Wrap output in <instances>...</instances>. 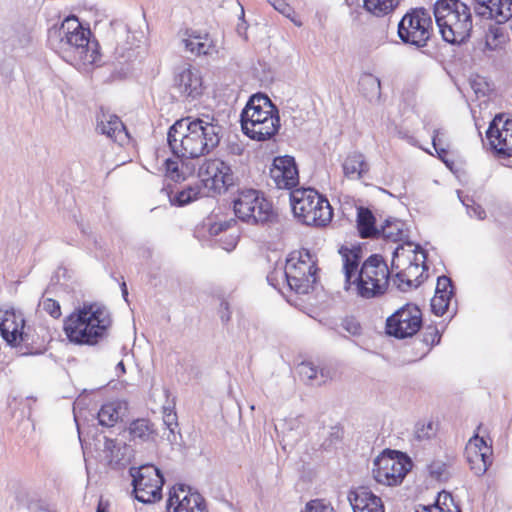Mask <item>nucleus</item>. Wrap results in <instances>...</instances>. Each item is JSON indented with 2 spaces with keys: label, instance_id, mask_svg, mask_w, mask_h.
Wrapping results in <instances>:
<instances>
[{
  "label": "nucleus",
  "instance_id": "f257e3e1",
  "mask_svg": "<svg viewBox=\"0 0 512 512\" xmlns=\"http://www.w3.org/2000/svg\"><path fill=\"white\" fill-rule=\"evenodd\" d=\"M222 127L208 115L187 116L169 128L168 144L172 153L183 159H198L212 153L220 144Z\"/></svg>",
  "mask_w": 512,
  "mask_h": 512
},
{
  "label": "nucleus",
  "instance_id": "f03ea898",
  "mask_svg": "<svg viewBox=\"0 0 512 512\" xmlns=\"http://www.w3.org/2000/svg\"><path fill=\"white\" fill-rule=\"evenodd\" d=\"M339 254L343 261L345 291L354 290L358 296L365 299L377 297L385 292L390 271L382 256L378 254L369 256L359 268L362 258L360 246L352 248L341 246Z\"/></svg>",
  "mask_w": 512,
  "mask_h": 512
},
{
  "label": "nucleus",
  "instance_id": "7ed1b4c3",
  "mask_svg": "<svg viewBox=\"0 0 512 512\" xmlns=\"http://www.w3.org/2000/svg\"><path fill=\"white\" fill-rule=\"evenodd\" d=\"M318 270L317 254L302 248L289 254L284 271L288 286L298 296L296 305L314 319L320 315L316 292Z\"/></svg>",
  "mask_w": 512,
  "mask_h": 512
},
{
  "label": "nucleus",
  "instance_id": "20e7f679",
  "mask_svg": "<svg viewBox=\"0 0 512 512\" xmlns=\"http://www.w3.org/2000/svg\"><path fill=\"white\" fill-rule=\"evenodd\" d=\"M110 325V316L103 306L83 303L64 319L63 331L71 343L96 345L106 336Z\"/></svg>",
  "mask_w": 512,
  "mask_h": 512
},
{
  "label": "nucleus",
  "instance_id": "39448f33",
  "mask_svg": "<svg viewBox=\"0 0 512 512\" xmlns=\"http://www.w3.org/2000/svg\"><path fill=\"white\" fill-rule=\"evenodd\" d=\"M240 123L242 132L258 142L272 139L281 126L277 106L262 93L249 98L241 112Z\"/></svg>",
  "mask_w": 512,
  "mask_h": 512
},
{
  "label": "nucleus",
  "instance_id": "423d86ee",
  "mask_svg": "<svg viewBox=\"0 0 512 512\" xmlns=\"http://www.w3.org/2000/svg\"><path fill=\"white\" fill-rule=\"evenodd\" d=\"M433 13L444 41L461 44L470 37L472 13L466 3L461 0H437Z\"/></svg>",
  "mask_w": 512,
  "mask_h": 512
},
{
  "label": "nucleus",
  "instance_id": "0eeeda50",
  "mask_svg": "<svg viewBox=\"0 0 512 512\" xmlns=\"http://www.w3.org/2000/svg\"><path fill=\"white\" fill-rule=\"evenodd\" d=\"M233 209L235 215L248 224H267L276 219L272 203L255 189L239 191L233 201Z\"/></svg>",
  "mask_w": 512,
  "mask_h": 512
},
{
  "label": "nucleus",
  "instance_id": "6e6552de",
  "mask_svg": "<svg viewBox=\"0 0 512 512\" xmlns=\"http://www.w3.org/2000/svg\"><path fill=\"white\" fill-rule=\"evenodd\" d=\"M432 18L424 8L407 12L398 24V36L406 44L424 47L431 37Z\"/></svg>",
  "mask_w": 512,
  "mask_h": 512
},
{
  "label": "nucleus",
  "instance_id": "1a4fd4ad",
  "mask_svg": "<svg viewBox=\"0 0 512 512\" xmlns=\"http://www.w3.org/2000/svg\"><path fill=\"white\" fill-rule=\"evenodd\" d=\"M409 458L397 451H385L373 462V477L379 483L395 486L402 482L411 469Z\"/></svg>",
  "mask_w": 512,
  "mask_h": 512
},
{
  "label": "nucleus",
  "instance_id": "9d476101",
  "mask_svg": "<svg viewBox=\"0 0 512 512\" xmlns=\"http://www.w3.org/2000/svg\"><path fill=\"white\" fill-rule=\"evenodd\" d=\"M66 44L74 52V58L82 63H92L95 61V50L89 47L91 32L85 29L78 18L74 15L66 17L62 24Z\"/></svg>",
  "mask_w": 512,
  "mask_h": 512
},
{
  "label": "nucleus",
  "instance_id": "9b49d317",
  "mask_svg": "<svg viewBox=\"0 0 512 512\" xmlns=\"http://www.w3.org/2000/svg\"><path fill=\"white\" fill-rule=\"evenodd\" d=\"M133 476L135 498L142 503H154L162 498L164 478L154 465L140 466Z\"/></svg>",
  "mask_w": 512,
  "mask_h": 512
},
{
  "label": "nucleus",
  "instance_id": "f8f14e48",
  "mask_svg": "<svg viewBox=\"0 0 512 512\" xmlns=\"http://www.w3.org/2000/svg\"><path fill=\"white\" fill-rule=\"evenodd\" d=\"M199 177L208 190L222 193L234 185V173L230 165L219 158L206 159L199 168Z\"/></svg>",
  "mask_w": 512,
  "mask_h": 512
},
{
  "label": "nucleus",
  "instance_id": "ddd939ff",
  "mask_svg": "<svg viewBox=\"0 0 512 512\" xmlns=\"http://www.w3.org/2000/svg\"><path fill=\"white\" fill-rule=\"evenodd\" d=\"M421 325V310L416 305L406 304L387 318L386 332L395 338L404 339L415 335Z\"/></svg>",
  "mask_w": 512,
  "mask_h": 512
},
{
  "label": "nucleus",
  "instance_id": "4468645a",
  "mask_svg": "<svg viewBox=\"0 0 512 512\" xmlns=\"http://www.w3.org/2000/svg\"><path fill=\"white\" fill-rule=\"evenodd\" d=\"M292 208L299 221L307 226L320 225V194L313 188L292 191Z\"/></svg>",
  "mask_w": 512,
  "mask_h": 512
},
{
  "label": "nucleus",
  "instance_id": "2eb2a0df",
  "mask_svg": "<svg viewBox=\"0 0 512 512\" xmlns=\"http://www.w3.org/2000/svg\"><path fill=\"white\" fill-rule=\"evenodd\" d=\"M168 512H207L203 496L185 484L171 487L167 499Z\"/></svg>",
  "mask_w": 512,
  "mask_h": 512
},
{
  "label": "nucleus",
  "instance_id": "dca6fc26",
  "mask_svg": "<svg viewBox=\"0 0 512 512\" xmlns=\"http://www.w3.org/2000/svg\"><path fill=\"white\" fill-rule=\"evenodd\" d=\"M486 138L497 157H512V119L495 116L486 132Z\"/></svg>",
  "mask_w": 512,
  "mask_h": 512
},
{
  "label": "nucleus",
  "instance_id": "f3484780",
  "mask_svg": "<svg viewBox=\"0 0 512 512\" xmlns=\"http://www.w3.org/2000/svg\"><path fill=\"white\" fill-rule=\"evenodd\" d=\"M270 177L279 189L295 188L299 184V171L294 157H275L270 167Z\"/></svg>",
  "mask_w": 512,
  "mask_h": 512
},
{
  "label": "nucleus",
  "instance_id": "a211bd4d",
  "mask_svg": "<svg viewBox=\"0 0 512 512\" xmlns=\"http://www.w3.org/2000/svg\"><path fill=\"white\" fill-rule=\"evenodd\" d=\"M25 319L20 311L0 308V333L11 346H20L25 341Z\"/></svg>",
  "mask_w": 512,
  "mask_h": 512
},
{
  "label": "nucleus",
  "instance_id": "6ab92c4d",
  "mask_svg": "<svg viewBox=\"0 0 512 512\" xmlns=\"http://www.w3.org/2000/svg\"><path fill=\"white\" fill-rule=\"evenodd\" d=\"M467 461L475 475H483L492 464V448L486 441L475 434L465 448Z\"/></svg>",
  "mask_w": 512,
  "mask_h": 512
},
{
  "label": "nucleus",
  "instance_id": "aec40b11",
  "mask_svg": "<svg viewBox=\"0 0 512 512\" xmlns=\"http://www.w3.org/2000/svg\"><path fill=\"white\" fill-rule=\"evenodd\" d=\"M414 261H410L409 267L396 274L397 285L402 291L416 288L422 283V274L428 267L425 264L426 252L418 246L413 250Z\"/></svg>",
  "mask_w": 512,
  "mask_h": 512
},
{
  "label": "nucleus",
  "instance_id": "412c9836",
  "mask_svg": "<svg viewBox=\"0 0 512 512\" xmlns=\"http://www.w3.org/2000/svg\"><path fill=\"white\" fill-rule=\"evenodd\" d=\"M348 500L353 512H384L382 499L368 488L358 487L350 491Z\"/></svg>",
  "mask_w": 512,
  "mask_h": 512
},
{
  "label": "nucleus",
  "instance_id": "4be33fe9",
  "mask_svg": "<svg viewBox=\"0 0 512 512\" xmlns=\"http://www.w3.org/2000/svg\"><path fill=\"white\" fill-rule=\"evenodd\" d=\"M176 86L181 94L192 99L198 98L204 92L201 73L192 67L185 68L178 74Z\"/></svg>",
  "mask_w": 512,
  "mask_h": 512
},
{
  "label": "nucleus",
  "instance_id": "5701e85b",
  "mask_svg": "<svg viewBox=\"0 0 512 512\" xmlns=\"http://www.w3.org/2000/svg\"><path fill=\"white\" fill-rule=\"evenodd\" d=\"M452 281L447 276H440L437 279L435 295L431 299V310L437 316L444 315L449 308L453 297Z\"/></svg>",
  "mask_w": 512,
  "mask_h": 512
},
{
  "label": "nucleus",
  "instance_id": "b1692460",
  "mask_svg": "<svg viewBox=\"0 0 512 512\" xmlns=\"http://www.w3.org/2000/svg\"><path fill=\"white\" fill-rule=\"evenodd\" d=\"M97 130H99L101 134L116 140L125 133V126L117 115L110 114L101 109L97 115Z\"/></svg>",
  "mask_w": 512,
  "mask_h": 512
},
{
  "label": "nucleus",
  "instance_id": "393cba45",
  "mask_svg": "<svg viewBox=\"0 0 512 512\" xmlns=\"http://www.w3.org/2000/svg\"><path fill=\"white\" fill-rule=\"evenodd\" d=\"M185 35L186 50L195 55H207L214 49L213 41L207 33L187 30Z\"/></svg>",
  "mask_w": 512,
  "mask_h": 512
},
{
  "label": "nucleus",
  "instance_id": "a878e982",
  "mask_svg": "<svg viewBox=\"0 0 512 512\" xmlns=\"http://www.w3.org/2000/svg\"><path fill=\"white\" fill-rule=\"evenodd\" d=\"M128 432L130 439L133 441H154L157 435L154 424L145 418L133 420L129 424Z\"/></svg>",
  "mask_w": 512,
  "mask_h": 512
},
{
  "label": "nucleus",
  "instance_id": "bb28decb",
  "mask_svg": "<svg viewBox=\"0 0 512 512\" xmlns=\"http://www.w3.org/2000/svg\"><path fill=\"white\" fill-rule=\"evenodd\" d=\"M379 235L392 242L406 241L409 237L405 222L394 218L385 220L379 230Z\"/></svg>",
  "mask_w": 512,
  "mask_h": 512
},
{
  "label": "nucleus",
  "instance_id": "cd10ccee",
  "mask_svg": "<svg viewBox=\"0 0 512 512\" xmlns=\"http://www.w3.org/2000/svg\"><path fill=\"white\" fill-rule=\"evenodd\" d=\"M357 228L362 238L379 236V230L375 226V216L368 208H357Z\"/></svg>",
  "mask_w": 512,
  "mask_h": 512
},
{
  "label": "nucleus",
  "instance_id": "c85d7f7f",
  "mask_svg": "<svg viewBox=\"0 0 512 512\" xmlns=\"http://www.w3.org/2000/svg\"><path fill=\"white\" fill-rule=\"evenodd\" d=\"M369 167L365 161L364 155L354 152L349 154L343 162V171L345 176L351 179H360L367 173Z\"/></svg>",
  "mask_w": 512,
  "mask_h": 512
},
{
  "label": "nucleus",
  "instance_id": "c756f323",
  "mask_svg": "<svg viewBox=\"0 0 512 512\" xmlns=\"http://www.w3.org/2000/svg\"><path fill=\"white\" fill-rule=\"evenodd\" d=\"M360 91L370 102L378 101L381 96L380 79L372 74H364L359 80Z\"/></svg>",
  "mask_w": 512,
  "mask_h": 512
},
{
  "label": "nucleus",
  "instance_id": "7c9ffc66",
  "mask_svg": "<svg viewBox=\"0 0 512 512\" xmlns=\"http://www.w3.org/2000/svg\"><path fill=\"white\" fill-rule=\"evenodd\" d=\"M121 406L118 401L103 404L98 412L99 424L105 427H113L120 418Z\"/></svg>",
  "mask_w": 512,
  "mask_h": 512
},
{
  "label": "nucleus",
  "instance_id": "2f4dec72",
  "mask_svg": "<svg viewBox=\"0 0 512 512\" xmlns=\"http://www.w3.org/2000/svg\"><path fill=\"white\" fill-rule=\"evenodd\" d=\"M398 4L399 0H364V6L367 11L377 17L390 14Z\"/></svg>",
  "mask_w": 512,
  "mask_h": 512
},
{
  "label": "nucleus",
  "instance_id": "473e14b6",
  "mask_svg": "<svg viewBox=\"0 0 512 512\" xmlns=\"http://www.w3.org/2000/svg\"><path fill=\"white\" fill-rule=\"evenodd\" d=\"M416 512H461L460 508L455 505L452 495L447 492L439 493L436 504L432 506H424L421 511Z\"/></svg>",
  "mask_w": 512,
  "mask_h": 512
},
{
  "label": "nucleus",
  "instance_id": "72a5a7b5",
  "mask_svg": "<svg viewBox=\"0 0 512 512\" xmlns=\"http://www.w3.org/2000/svg\"><path fill=\"white\" fill-rule=\"evenodd\" d=\"M512 17V0H498L497 6L493 8V15L489 19H494L497 23H504Z\"/></svg>",
  "mask_w": 512,
  "mask_h": 512
},
{
  "label": "nucleus",
  "instance_id": "f704fd0d",
  "mask_svg": "<svg viewBox=\"0 0 512 512\" xmlns=\"http://www.w3.org/2000/svg\"><path fill=\"white\" fill-rule=\"evenodd\" d=\"M39 307L54 319H59L62 316L61 305L54 298L43 296L39 302Z\"/></svg>",
  "mask_w": 512,
  "mask_h": 512
},
{
  "label": "nucleus",
  "instance_id": "c9c22d12",
  "mask_svg": "<svg viewBox=\"0 0 512 512\" xmlns=\"http://www.w3.org/2000/svg\"><path fill=\"white\" fill-rule=\"evenodd\" d=\"M343 433V428L340 425L331 426L327 432L325 441L322 443V448L328 450L335 447L342 441Z\"/></svg>",
  "mask_w": 512,
  "mask_h": 512
},
{
  "label": "nucleus",
  "instance_id": "e433bc0d",
  "mask_svg": "<svg viewBox=\"0 0 512 512\" xmlns=\"http://www.w3.org/2000/svg\"><path fill=\"white\" fill-rule=\"evenodd\" d=\"M503 33L501 28L499 27H490L489 30L486 33V39H485V48L491 51L496 50L503 38Z\"/></svg>",
  "mask_w": 512,
  "mask_h": 512
},
{
  "label": "nucleus",
  "instance_id": "4c0bfd02",
  "mask_svg": "<svg viewBox=\"0 0 512 512\" xmlns=\"http://www.w3.org/2000/svg\"><path fill=\"white\" fill-rule=\"evenodd\" d=\"M272 5L277 11L289 18L295 25H302L301 20L296 15L293 8L286 3L285 0H273Z\"/></svg>",
  "mask_w": 512,
  "mask_h": 512
},
{
  "label": "nucleus",
  "instance_id": "58836bf2",
  "mask_svg": "<svg viewBox=\"0 0 512 512\" xmlns=\"http://www.w3.org/2000/svg\"><path fill=\"white\" fill-rule=\"evenodd\" d=\"M166 175L173 181L179 182L186 179L185 174L179 168V162L173 159L165 161Z\"/></svg>",
  "mask_w": 512,
  "mask_h": 512
},
{
  "label": "nucleus",
  "instance_id": "ea45409f",
  "mask_svg": "<svg viewBox=\"0 0 512 512\" xmlns=\"http://www.w3.org/2000/svg\"><path fill=\"white\" fill-rule=\"evenodd\" d=\"M463 205L467 208V213L470 217H475L478 220H484L486 218V212L481 205L476 204L473 199L466 197L461 199Z\"/></svg>",
  "mask_w": 512,
  "mask_h": 512
},
{
  "label": "nucleus",
  "instance_id": "a19ab883",
  "mask_svg": "<svg viewBox=\"0 0 512 512\" xmlns=\"http://www.w3.org/2000/svg\"><path fill=\"white\" fill-rule=\"evenodd\" d=\"M297 374L302 381H309L317 377V368L310 362H301L297 366Z\"/></svg>",
  "mask_w": 512,
  "mask_h": 512
},
{
  "label": "nucleus",
  "instance_id": "79ce46f5",
  "mask_svg": "<svg viewBox=\"0 0 512 512\" xmlns=\"http://www.w3.org/2000/svg\"><path fill=\"white\" fill-rule=\"evenodd\" d=\"M436 432L434 423L429 421L427 423H417L415 427V437L418 440L430 439Z\"/></svg>",
  "mask_w": 512,
  "mask_h": 512
},
{
  "label": "nucleus",
  "instance_id": "37998d69",
  "mask_svg": "<svg viewBox=\"0 0 512 512\" xmlns=\"http://www.w3.org/2000/svg\"><path fill=\"white\" fill-rule=\"evenodd\" d=\"M428 471L431 477L435 478L438 481H443L448 479V471L447 465L442 462H434L428 466Z\"/></svg>",
  "mask_w": 512,
  "mask_h": 512
},
{
  "label": "nucleus",
  "instance_id": "c03bdc74",
  "mask_svg": "<svg viewBox=\"0 0 512 512\" xmlns=\"http://www.w3.org/2000/svg\"><path fill=\"white\" fill-rule=\"evenodd\" d=\"M199 191L194 188H187L180 192L175 197V201L178 205L183 206L189 204L190 202L196 200L198 198Z\"/></svg>",
  "mask_w": 512,
  "mask_h": 512
},
{
  "label": "nucleus",
  "instance_id": "a18cd8bd",
  "mask_svg": "<svg viewBox=\"0 0 512 512\" xmlns=\"http://www.w3.org/2000/svg\"><path fill=\"white\" fill-rule=\"evenodd\" d=\"M341 326L351 335H359L361 333V325L354 317H346L343 319Z\"/></svg>",
  "mask_w": 512,
  "mask_h": 512
},
{
  "label": "nucleus",
  "instance_id": "49530a36",
  "mask_svg": "<svg viewBox=\"0 0 512 512\" xmlns=\"http://www.w3.org/2000/svg\"><path fill=\"white\" fill-rule=\"evenodd\" d=\"M333 217V208L328 199L322 195V227L328 225Z\"/></svg>",
  "mask_w": 512,
  "mask_h": 512
},
{
  "label": "nucleus",
  "instance_id": "de8ad7c7",
  "mask_svg": "<svg viewBox=\"0 0 512 512\" xmlns=\"http://www.w3.org/2000/svg\"><path fill=\"white\" fill-rule=\"evenodd\" d=\"M441 335L435 327H429L424 334L423 341L430 347L440 342Z\"/></svg>",
  "mask_w": 512,
  "mask_h": 512
},
{
  "label": "nucleus",
  "instance_id": "09e8293b",
  "mask_svg": "<svg viewBox=\"0 0 512 512\" xmlns=\"http://www.w3.org/2000/svg\"><path fill=\"white\" fill-rule=\"evenodd\" d=\"M220 313H221V315H220L221 320L224 323H227L231 318L230 311H229V304L227 302H225V301L221 302Z\"/></svg>",
  "mask_w": 512,
  "mask_h": 512
},
{
  "label": "nucleus",
  "instance_id": "8fccbe9b",
  "mask_svg": "<svg viewBox=\"0 0 512 512\" xmlns=\"http://www.w3.org/2000/svg\"><path fill=\"white\" fill-rule=\"evenodd\" d=\"M442 135L443 133L440 131V129L434 130L432 136V145L434 148L443 147V140L441 138Z\"/></svg>",
  "mask_w": 512,
  "mask_h": 512
},
{
  "label": "nucleus",
  "instance_id": "3c124183",
  "mask_svg": "<svg viewBox=\"0 0 512 512\" xmlns=\"http://www.w3.org/2000/svg\"><path fill=\"white\" fill-rule=\"evenodd\" d=\"M435 151L437 152L438 154V157L445 163H447V161L445 160V156L447 154V149L444 148V147H437V148H434Z\"/></svg>",
  "mask_w": 512,
  "mask_h": 512
},
{
  "label": "nucleus",
  "instance_id": "603ef678",
  "mask_svg": "<svg viewBox=\"0 0 512 512\" xmlns=\"http://www.w3.org/2000/svg\"><path fill=\"white\" fill-rule=\"evenodd\" d=\"M96 512H108V503H105L102 500H100L98 502Z\"/></svg>",
  "mask_w": 512,
  "mask_h": 512
},
{
  "label": "nucleus",
  "instance_id": "864d4df0",
  "mask_svg": "<svg viewBox=\"0 0 512 512\" xmlns=\"http://www.w3.org/2000/svg\"><path fill=\"white\" fill-rule=\"evenodd\" d=\"M317 502V500H312L306 505V510L304 512H319L317 511V508L314 506V504Z\"/></svg>",
  "mask_w": 512,
  "mask_h": 512
},
{
  "label": "nucleus",
  "instance_id": "5fc2aeb1",
  "mask_svg": "<svg viewBox=\"0 0 512 512\" xmlns=\"http://www.w3.org/2000/svg\"><path fill=\"white\" fill-rule=\"evenodd\" d=\"M121 289H122L123 296L126 298L128 295V291H127V286H126L125 282L122 283Z\"/></svg>",
  "mask_w": 512,
  "mask_h": 512
},
{
  "label": "nucleus",
  "instance_id": "6e6d98bb",
  "mask_svg": "<svg viewBox=\"0 0 512 512\" xmlns=\"http://www.w3.org/2000/svg\"><path fill=\"white\" fill-rule=\"evenodd\" d=\"M322 512H334L333 508L322 503Z\"/></svg>",
  "mask_w": 512,
  "mask_h": 512
},
{
  "label": "nucleus",
  "instance_id": "4d7b16f0",
  "mask_svg": "<svg viewBox=\"0 0 512 512\" xmlns=\"http://www.w3.org/2000/svg\"><path fill=\"white\" fill-rule=\"evenodd\" d=\"M400 249H403V247H402V246H400V247H397V248H396V250L394 251V258H395V257H398V255H399L398 253H399V250H400Z\"/></svg>",
  "mask_w": 512,
  "mask_h": 512
},
{
  "label": "nucleus",
  "instance_id": "13d9d810",
  "mask_svg": "<svg viewBox=\"0 0 512 512\" xmlns=\"http://www.w3.org/2000/svg\"><path fill=\"white\" fill-rule=\"evenodd\" d=\"M497 1H498V0H495V1H493L492 3H489V6H490L491 8H495V7L497 6Z\"/></svg>",
  "mask_w": 512,
  "mask_h": 512
}]
</instances>
